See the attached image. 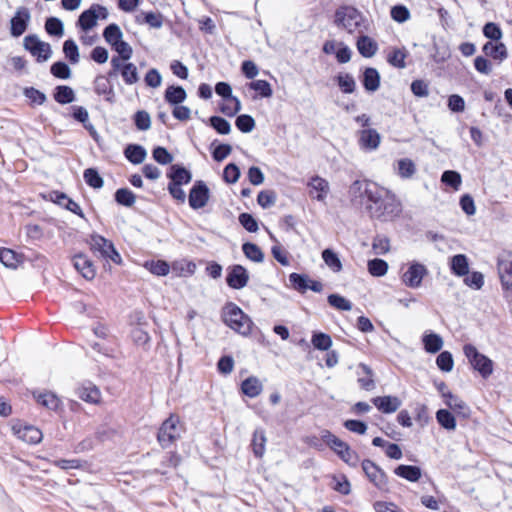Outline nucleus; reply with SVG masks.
Returning a JSON list of instances; mask_svg holds the SVG:
<instances>
[{"instance_id":"6e6552de","label":"nucleus","mask_w":512,"mask_h":512,"mask_svg":"<svg viewBox=\"0 0 512 512\" xmlns=\"http://www.w3.org/2000/svg\"><path fill=\"white\" fill-rule=\"evenodd\" d=\"M11 430L18 439L30 445L40 443L43 438L42 431L39 428L26 424L21 420L14 421Z\"/></svg>"},{"instance_id":"39448f33","label":"nucleus","mask_w":512,"mask_h":512,"mask_svg":"<svg viewBox=\"0 0 512 512\" xmlns=\"http://www.w3.org/2000/svg\"><path fill=\"white\" fill-rule=\"evenodd\" d=\"M361 468L369 483L378 491L382 493L390 492L389 477L378 464L370 459H364L361 461Z\"/></svg>"},{"instance_id":"5fc2aeb1","label":"nucleus","mask_w":512,"mask_h":512,"mask_svg":"<svg viewBox=\"0 0 512 512\" xmlns=\"http://www.w3.org/2000/svg\"><path fill=\"white\" fill-rule=\"evenodd\" d=\"M436 419L438 423L447 430H454L456 428V419L454 415L446 409L438 410L436 412Z\"/></svg>"},{"instance_id":"f257e3e1","label":"nucleus","mask_w":512,"mask_h":512,"mask_svg":"<svg viewBox=\"0 0 512 512\" xmlns=\"http://www.w3.org/2000/svg\"><path fill=\"white\" fill-rule=\"evenodd\" d=\"M363 195L367 199L365 209L372 219L391 221L402 211L401 202L396 195L376 183H367Z\"/></svg>"},{"instance_id":"37998d69","label":"nucleus","mask_w":512,"mask_h":512,"mask_svg":"<svg viewBox=\"0 0 512 512\" xmlns=\"http://www.w3.org/2000/svg\"><path fill=\"white\" fill-rule=\"evenodd\" d=\"M363 376L358 377L357 382L361 389L371 391L375 388V380L372 369L366 364H360Z\"/></svg>"},{"instance_id":"c03bdc74","label":"nucleus","mask_w":512,"mask_h":512,"mask_svg":"<svg viewBox=\"0 0 512 512\" xmlns=\"http://www.w3.org/2000/svg\"><path fill=\"white\" fill-rule=\"evenodd\" d=\"M75 99L74 91L66 85H59L55 88L54 100L59 104H69Z\"/></svg>"},{"instance_id":"09e8293b","label":"nucleus","mask_w":512,"mask_h":512,"mask_svg":"<svg viewBox=\"0 0 512 512\" xmlns=\"http://www.w3.org/2000/svg\"><path fill=\"white\" fill-rule=\"evenodd\" d=\"M0 262L9 268H16L21 262L20 255L9 248L0 249Z\"/></svg>"},{"instance_id":"052dcab7","label":"nucleus","mask_w":512,"mask_h":512,"mask_svg":"<svg viewBox=\"0 0 512 512\" xmlns=\"http://www.w3.org/2000/svg\"><path fill=\"white\" fill-rule=\"evenodd\" d=\"M248 87L251 90H254L258 93V95L262 98H268L272 96V88L268 81L266 80H255L248 84Z\"/></svg>"},{"instance_id":"9d476101","label":"nucleus","mask_w":512,"mask_h":512,"mask_svg":"<svg viewBox=\"0 0 512 512\" xmlns=\"http://www.w3.org/2000/svg\"><path fill=\"white\" fill-rule=\"evenodd\" d=\"M108 17V10L100 4H92L89 9L83 11L78 18V26L88 31L97 24L98 19H106Z\"/></svg>"},{"instance_id":"69168bd1","label":"nucleus","mask_w":512,"mask_h":512,"mask_svg":"<svg viewBox=\"0 0 512 512\" xmlns=\"http://www.w3.org/2000/svg\"><path fill=\"white\" fill-rule=\"evenodd\" d=\"M339 458L348 466L353 468H356L359 464H361L359 454L351 447H348L344 451H339Z\"/></svg>"},{"instance_id":"2f4dec72","label":"nucleus","mask_w":512,"mask_h":512,"mask_svg":"<svg viewBox=\"0 0 512 512\" xmlns=\"http://www.w3.org/2000/svg\"><path fill=\"white\" fill-rule=\"evenodd\" d=\"M187 97V93L182 86L170 85L164 93L165 101L170 105L181 104Z\"/></svg>"},{"instance_id":"0e129e2a","label":"nucleus","mask_w":512,"mask_h":512,"mask_svg":"<svg viewBox=\"0 0 512 512\" xmlns=\"http://www.w3.org/2000/svg\"><path fill=\"white\" fill-rule=\"evenodd\" d=\"M330 306L337 310L349 311L352 309V304L349 300L339 294H330L327 298Z\"/></svg>"},{"instance_id":"a878e982","label":"nucleus","mask_w":512,"mask_h":512,"mask_svg":"<svg viewBox=\"0 0 512 512\" xmlns=\"http://www.w3.org/2000/svg\"><path fill=\"white\" fill-rule=\"evenodd\" d=\"M482 50L486 56L493 58L494 60L503 61L507 58L508 52L505 44L500 41H495V43L489 41L486 42Z\"/></svg>"},{"instance_id":"bf43d9fd","label":"nucleus","mask_w":512,"mask_h":512,"mask_svg":"<svg viewBox=\"0 0 512 512\" xmlns=\"http://www.w3.org/2000/svg\"><path fill=\"white\" fill-rule=\"evenodd\" d=\"M111 48L118 53L117 56L112 58H118V61H128L132 57L133 49L123 38L117 44L111 46Z\"/></svg>"},{"instance_id":"dca6fc26","label":"nucleus","mask_w":512,"mask_h":512,"mask_svg":"<svg viewBox=\"0 0 512 512\" xmlns=\"http://www.w3.org/2000/svg\"><path fill=\"white\" fill-rule=\"evenodd\" d=\"M322 52L326 55L335 54V58L339 64L348 63L352 58L351 49L343 42L335 40H327L322 46Z\"/></svg>"},{"instance_id":"7c9ffc66","label":"nucleus","mask_w":512,"mask_h":512,"mask_svg":"<svg viewBox=\"0 0 512 512\" xmlns=\"http://www.w3.org/2000/svg\"><path fill=\"white\" fill-rule=\"evenodd\" d=\"M362 84L367 91H376L380 86V75L377 69L367 67L363 72Z\"/></svg>"},{"instance_id":"49530a36","label":"nucleus","mask_w":512,"mask_h":512,"mask_svg":"<svg viewBox=\"0 0 512 512\" xmlns=\"http://www.w3.org/2000/svg\"><path fill=\"white\" fill-rule=\"evenodd\" d=\"M408 53L404 49L395 48L387 55V62L393 67L403 69L406 67Z\"/></svg>"},{"instance_id":"4468645a","label":"nucleus","mask_w":512,"mask_h":512,"mask_svg":"<svg viewBox=\"0 0 512 512\" xmlns=\"http://www.w3.org/2000/svg\"><path fill=\"white\" fill-rule=\"evenodd\" d=\"M500 281L504 290H512V252L503 251L497 261Z\"/></svg>"},{"instance_id":"0eeeda50","label":"nucleus","mask_w":512,"mask_h":512,"mask_svg":"<svg viewBox=\"0 0 512 512\" xmlns=\"http://www.w3.org/2000/svg\"><path fill=\"white\" fill-rule=\"evenodd\" d=\"M91 250L97 251L106 259L111 260L115 264H121L122 258L118 251L115 249L112 241L106 239L102 235L92 234L90 236Z\"/></svg>"},{"instance_id":"a211bd4d","label":"nucleus","mask_w":512,"mask_h":512,"mask_svg":"<svg viewBox=\"0 0 512 512\" xmlns=\"http://www.w3.org/2000/svg\"><path fill=\"white\" fill-rule=\"evenodd\" d=\"M109 77L108 74L97 75L93 81V89L98 96H104L105 101L113 103L115 101V92Z\"/></svg>"},{"instance_id":"8fccbe9b","label":"nucleus","mask_w":512,"mask_h":512,"mask_svg":"<svg viewBox=\"0 0 512 512\" xmlns=\"http://www.w3.org/2000/svg\"><path fill=\"white\" fill-rule=\"evenodd\" d=\"M103 38L110 46H113L123 38V33L117 24L111 23L104 29Z\"/></svg>"},{"instance_id":"a19ab883","label":"nucleus","mask_w":512,"mask_h":512,"mask_svg":"<svg viewBox=\"0 0 512 512\" xmlns=\"http://www.w3.org/2000/svg\"><path fill=\"white\" fill-rule=\"evenodd\" d=\"M416 173V165L410 158H401L397 161V174L402 179L412 178Z\"/></svg>"},{"instance_id":"cd10ccee","label":"nucleus","mask_w":512,"mask_h":512,"mask_svg":"<svg viewBox=\"0 0 512 512\" xmlns=\"http://www.w3.org/2000/svg\"><path fill=\"white\" fill-rule=\"evenodd\" d=\"M321 439L338 457L339 451H344L350 447L348 443L341 440L328 429L321 431Z\"/></svg>"},{"instance_id":"20e7f679","label":"nucleus","mask_w":512,"mask_h":512,"mask_svg":"<svg viewBox=\"0 0 512 512\" xmlns=\"http://www.w3.org/2000/svg\"><path fill=\"white\" fill-rule=\"evenodd\" d=\"M184 425L176 413H171L165 419L157 432V442L163 449L170 448L181 437Z\"/></svg>"},{"instance_id":"f03ea898","label":"nucleus","mask_w":512,"mask_h":512,"mask_svg":"<svg viewBox=\"0 0 512 512\" xmlns=\"http://www.w3.org/2000/svg\"><path fill=\"white\" fill-rule=\"evenodd\" d=\"M223 322L235 332L248 336L251 334L254 323L251 318L235 303H228L222 310Z\"/></svg>"},{"instance_id":"72a5a7b5","label":"nucleus","mask_w":512,"mask_h":512,"mask_svg":"<svg viewBox=\"0 0 512 512\" xmlns=\"http://www.w3.org/2000/svg\"><path fill=\"white\" fill-rule=\"evenodd\" d=\"M340 91L344 94H352L356 90V81L354 77L349 73H338L334 77Z\"/></svg>"},{"instance_id":"de8ad7c7","label":"nucleus","mask_w":512,"mask_h":512,"mask_svg":"<svg viewBox=\"0 0 512 512\" xmlns=\"http://www.w3.org/2000/svg\"><path fill=\"white\" fill-rule=\"evenodd\" d=\"M144 266L156 276H166L170 271V266L165 260L146 261Z\"/></svg>"},{"instance_id":"680f3d73","label":"nucleus","mask_w":512,"mask_h":512,"mask_svg":"<svg viewBox=\"0 0 512 512\" xmlns=\"http://www.w3.org/2000/svg\"><path fill=\"white\" fill-rule=\"evenodd\" d=\"M332 480L334 484L332 485V489L341 495H348L351 492V484L346 477V475L340 476H332Z\"/></svg>"},{"instance_id":"2eb2a0df","label":"nucleus","mask_w":512,"mask_h":512,"mask_svg":"<svg viewBox=\"0 0 512 512\" xmlns=\"http://www.w3.org/2000/svg\"><path fill=\"white\" fill-rule=\"evenodd\" d=\"M47 199L54 204L72 212L78 217L86 220L85 214L80 205L71 199L66 193L59 190H52L49 192Z\"/></svg>"},{"instance_id":"ddd939ff","label":"nucleus","mask_w":512,"mask_h":512,"mask_svg":"<svg viewBox=\"0 0 512 512\" xmlns=\"http://www.w3.org/2000/svg\"><path fill=\"white\" fill-rule=\"evenodd\" d=\"M210 198V191L205 182L198 180L194 183L192 188L190 189L188 195L189 206L198 210L205 207Z\"/></svg>"},{"instance_id":"f704fd0d","label":"nucleus","mask_w":512,"mask_h":512,"mask_svg":"<svg viewBox=\"0 0 512 512\" xmlns=\"http://www.w3.org/2000/svg\"><path fill=\"white\" fill-rule=\"evenodd\" d=\"M445 404L452 409L455 413L468 417L470 414L469 407L466 403L454 394H446Z\"/></svg>"},{"instance_id":"3c124183","label":"nucleus","mask_w":512,"mask_h":512,"mask_svg":"<svg viewBox=\"0 0 512 512\" xmlns=\"http://www.w3.org/2000/svg\"><path fill=\"white\" fill-rule=\"evenodd\" d=\"M322 259L333 272H340L343 268L341 260L332 249L323 250Z\"/></svg>"},{"instance_id":"338daca9","label":"nucleus","mask_w":512,"mask_h":512,"mask_svg":"<svg viewBox=\"0 0 512 512\" xmlns=\"http://www.w3.org/2000/svg\"><path fill=\"white\" fill-rule=\"evenodd\" d=\"M115 200L121 205L131 207L135 203L136 197L129 189L120 188L115 193Z\"/></svg>"},{"instance_id":"ea45409f","label":"nucleus","mask_w":512,"mask_h":512,"mask_svg":"<svg viewBox=\"0 0 512 512\" xmlns=\"http://www.w3.org/2000/svg\"><path fill=\"white\" fill-rule=\"evenodd\" d=\"M124 155L132 164H140L146 157V150L141 145L130 144L125 148Z\"/></svg>"},{"instance_id":"b1692460","label":"nucleus","mask_w":512,"mask_h":512,"mask_svg":"<svg viewBox=\"0 0 512 512\" xmlns=\"http://www.w3.org/2000/svg\"><path fill=\"white\" fill-rule=\"evenodd\" d=\"M167 177L170 179L169 183L180 186L188 184L192 179L191 172L179 164L171 165Z\"/></svg>"},{"instance_id":"e433bc0d","label":"nucleus","mask_w":512,"mask_h":512,"mask_svg":"<svg viewBox=\"0 0 512 512\" xmlns=\"http://www.w3.org/2000/svg\"><path fill=\"white\" fill-rule=\"evenodd\" d=\"M394 473L410 482H417L421 478L420 468L412 465H399L394 469Z\"/></svg>"},{"instance_id":"c9c22d12","label":"nucleus","mask_w":512,"mask_h":512,"mask_svg":"<svg viewBox=\"0 0 512 512\" xmlns=\"http://www.w3.org/2000/svg\"><path fill=\"white\" fill-rule=\"evenodd\" d=\"M77 394L81 400L91 404H97L101 399V392L94 385L80 387Z\"/></svg>"},{"instance_id":"4d7b16f0","label":"nucleus","mask_w":512,"mask_h":512,"mask_svg":"<svg viewBox=\"0 0 512 512\" xmlns=\"http://www.w3.org/2000/svg\"><path fill=\"white\" fill-rule=\"evenodd\" d=\"M86 184L94 189L102 188L104 185L103 178L95 168H87L83 173Z\"/></svg>"},{"instance_id":"6e6d98bb","label":"nucleus","mask_w":512,"mask_h":512,"mask_svg":"<svg viewBox=\"0 0 512 512\" xmlns=\"http://www.w3.org/2000/svg\"><path fill=\"white\" fill-rule=\"evenodd\" d=\"M311 343L318 350L328 351L332 346V339L326 333L315 332L312 335Z\"/></svg>"},{"instance_id":"c85d7f7f","label":"nucleus","mask_w":512,"mask_h":512,"mask_svg":"<svg viewBox=\"0 0 512 512\" xmlns=\"http://www.w3.org/2000/svg\"><path fill=\"white\" fill-rule=\"evenodd\" d=\"M263 385L255 376H249L241 383V392L249 398H255L261 394Z\"/></svg>"},{"instance_id":"864d4df0","label":"nucleus","mask_w":512,"mask_h":512,"mask_svg":"<svg viewBox=\"0 0 512 512\" xmlns=\"http://www.w3.org/2000/svg\"><path fill=\"white\" fill-rule=\"evenodd\" d=\"M244 255L253 262H262L264 254L260 247L254 243L247 242L242 245Z\"/></svg>"},{"instance_id":"bb28decb","label":"nucleus","mask_w":512,"mask_h":512,"mask_svg":"<svg viewBox=\"0 0 512 512\" xmlns=\"http://www.w3.org/2000/svg\"><path fill=\"white\" fill-rule=\"evenodd\" d=\"M381 141L379 133L375 129H364L359 132V144L362 148L374 150Z\"/></svg>"},{"instance_id":"a18cd8bd","label":"nucleus","mask_w":512,"mask_h":512,"mask_svg":"<svg viewBox=\"0 0 512 512\" xmlns=\"http://www.w3.org/2000/svg\"><path fill=\"white\" fill-rule=\"evenodd\" d=\"M240 109V101L233 95L223 99V103L220 105V111L228 117L235 116L240 111Z\"/></svg>"},{"instance_id":"9b49d317","label":"nucleus","mask_w":512,"mask_h":512,"mask_svg":"<svg viewBox=\"0 0 512 512\" xmlns=\"http://www.w3.org/2000/svg\"><path fill=\"white\" fill-rule=\"evenodd\" d=\"M24 47L38 62L48 60L52 53L50 44L40 41L36 35H27L24 38Z\"/></svg>"},{"instance_id":"393cba45","label":"nucleus","mask_w":512,"mask_h":512,"mask_svg":"<svg viewBox=\"0 0 512 512\" xmlns=\"http://www.w3.org/2000/svg\"><path fill=\"white\" fill-rule=\"evenodd\" d=\"M356 47L359 54L364 58L373 57L378 50L377 42L367 35H360L357 38Z\"/></svg>"},{"instance_id":"e2e57ef3","label":"nucleus","mask_w":512,"mask_h":512,"mask_svg":"<svg viewBox=\"0 0 512 512\" xmlns=\"http://www.w3.org/2000/svg\"><path fill=\"white\" fill-rule=\"evenodd\" d=\"M63 53L70 63L76 64L79 62L78 46L72 39H68L64 42Z\"/></svg>"},{"instance_id":"603ef678","label":"nucleus","mask_w":512,"mask_h":512,"mask_svg":"<svg viewBox=\"0 0 512 512\" xmlns=\"http://www.w3.org/2000/svg\"><path fill=\"white\" fill-rule=\"evenodd\" d=\"M72 117L83 124L90 133L94 132L93 125L89 122V113L83 106H72Z\"/></svg>"},{"instance_id":"6ab92c4d","label":"nucleus","mask_w":512,"mask_h":512,"mask_svg":"<svg viewBox=\"0 0 512 512\" xmlns=\"http://www.w3.org/2000/svg\"><path fill=\"white\" fill-rule=\"evenodd\" d=\"M30 13L27 8L20 7L12 17L10 33L13 37L21 36L27 29Z\"/></svg>"},{"instance_id":"58836bf2","label":"nucleus","mask_w":512,"mask_h":512,"mask_svg":"<svg viewBox=\"0 0 512 512\" xmlns=\"http://www.w3.org/2000/svg\"><path fill=\"white\" fill-rule=\"evenodd\" d=\"M266 441L264 430L256 429L251 441V447L255 457L261 458L264 455Z\"/></svg>"},{"instance_id":"f8f14e48","label":"nucleus","mask_w":512,"mask_h":512,"mask_svg":"<svg viewBox=\"0 0 512 512\" xmlns=\"http://www.w3.org/2000/svg\"><path fill=\"white\" fill-rule=\"evenodd\" d=\"M307 193L312 200L318 202H325L330 193V184L325 179L318 175L309 178L307 182Z\"/></svg>"},{"instance_id":"412c9836","label":"nucleus","mask_w":512,"mask_h":512,"mask_svg":"<svg viewBox=\"0 0 512 512\" xmlns=\"http://www.w3.org/2000/svg\"><path fill=\"white\" fill-rule=\"evenodd\" d=\"M249 276L241 265H234L227 274V285L233 289H241L248 283Z\"/></svg>"},{"instance_id":"7ed1b4c3","label":"nucleus","mask_w":512,"mask_h":512,"mask_svg":"<svg viewBox=\"0 0 512 512\" xmlns=\"http://www.w3.org/2000/svg\"><path fill=\"white\" fill-rule=\"evenodd\" d=\"M364 17L361 12L349 5H343L336 9L334 15V23L343 28L349 34L363 33L367 30L364 26Z\"/></svg>"},{"instance_id":"774afa93","label":"nucleus","mask_w":512,"mask_h":512,"mask_svg":"<svg viewBox=\"0 0 512 512\" xmlns=\"http://www.w3.org/2000/svg\"><path fill=\"white\" fill-rule=\"evenodd\" d=\"M441 181L445 185L452 187L454 190H458L461 186L462 179L458 172L447 170L443 172Z\"/></svg>"},{"instance_id":"4be33fe9","label":"nucleus","mask_w":512,"mask_h":512,"mask_svg":"<svg viewBox=\"0 0 512 512\" xmlns=\"http://www.w3.org/2000/svg\"><path fill=\"white\" fill-rule=\"evenodd\" d=\"M372 404L382 413L391 414L401 406V400L397 396H377L371 399Z\"/></svg>"},{"instance_id":"79ce46f5","label":"nucleus","mask_w":512,"mask_h":512,"mask_svg":"<svg viewBox=\"0 0 512 512\" xmlns=\"http://www.w3.org/2000/svg\"><path fill=\"white\" fill-rule=\"evenodd\" d=\"M424 349L428 353H437L443 346V340L440 335L436 333L425 334L422 338Z\"/></svg>"},{"instance_id":"c756f323","label":"nucleus","mask_w":512,"mask_h":512,"mask_svg":"<svg viewBox=\"0 0 512 512\" xmlns=\"http://www.w3.org/2000/svg\"><path fill=\"white\" fill-rule=\"evenodd\" d=\"M136 23L149 25L151 28H160L163 25V15L160 12H140L136 15Z\"/></svg>"},{"instance_id":"1a4fd4ad","label":"nucleus","mask_w":512,"mask_h":512,"mask_svg":"<svg viewBox=\"0 0 512 512\" xmlns=\"http://www.w3.org/2000/svg\"><path fill=\"white\" fill-rule=\"evenodd\" d=\"M111 70L109 76L120 73L125 84L133 85L138 82V70L135 64L127 61H118V58H111Z\"/></svg>"},{"instance_id":"423d86ee","label":"nucleus","mask_w":512,"mask_h":512,"mask_svg":"<svg viewBox=\"0 0 512 512\" xmlns=\"http://www.w3.org/2000/svg\"><path fill=\"white\" fill-rule=\"evenodd\" d=\"M463 352L472 367L477 370L483 378H488L492 374V361L485 355L481 354L474 345L465 344Z\"/></svg>"},{"instance_id":"f3484780","label":"nucleus","mask_w":512,"mask_h":512,"mask_svg":"<svg viewBox=\"0 0 512 512\" xmlns=\"http://www.w3.org/2000/svg\"><path fill=\"white\" fill-rule=\"evenodd\" d=\"M427 269L423 264L412 263L402 276L403 283L410 288H417L421 285Z\"/></svg>"},{"instance_id":"4c0bfd02","label":"nucleus","mask_w":512,"mask_h":512,"mask_svg":"<svg viewBox=\"0 0 512 512\" xmlns=\"http://www.w3.org/2000/svg\"><path fill=\"white\" fill-rule=\"evenodd\" d=\"M36 402L50 410H57L61 404L60 399L52 392H43L39 394H34Z\"/></svg>"},{"instance_id":"13d9d810","label":"nucleus","mask_w":512,"mask_h":512,"mask_svg":"<svg viewBox=\"0 0 512 512\" xmlns=\"http://www.w3.org/2000/svg\"><path fill=\"white\" fill-rule=\"evenodd\" d=\"M369 273L374 277L384 276L388 271V264L385 260L375 258L368 261L367 264Z\"/></svg>"},{"instance_id":"473e14b6","label":"nucleus","mask_w":512,"mask_h":512,"mask_svg":"<svg viewBox=\"0 0 512 512\" xmlns=\"http://www.w3.org/2000/svg\"><path fill=\"white\" fill-rule=\"evenodd\" d=\"M451 272L459 277H463L469 273V263L466 255L457 254L450 260Z\"/></svg>"},{"instance_id":"aec40b11","label":"nucleus","mask_w":512,"mask_h":512,"mask_svg":"<svg viewBox=\"0 0 512 512\" xmlns=\"http://www.w3.org/2000/svg\"><path fill=\"white\" fill-rule=\"evenodd\" d=\"M75 269L87 280H92L96 276V268L92 260L85 254L79 253L73 257Z\"/></svg>"},{"instance_id":"5701e85b","label":"nucleus","mask_w":512,"mask_h":512,"mask_svg":"<svg viewBox=\"0 0 512 512\" xmlns=\"http://www.w3.org/2000/svg\"><path fill=\"white\" fill-rule=\"evenodd\" d=\"M142 320H144L143 315H140V316L137 315V323L135 325L131 324L132 329L130 331V336H131L133 343L136 346L144 347L145 345H147L149 343L150 336H149L148 332L143 329L142 326L145 325L146 322L142 321Z\"/></svg>"}]
</instances>
